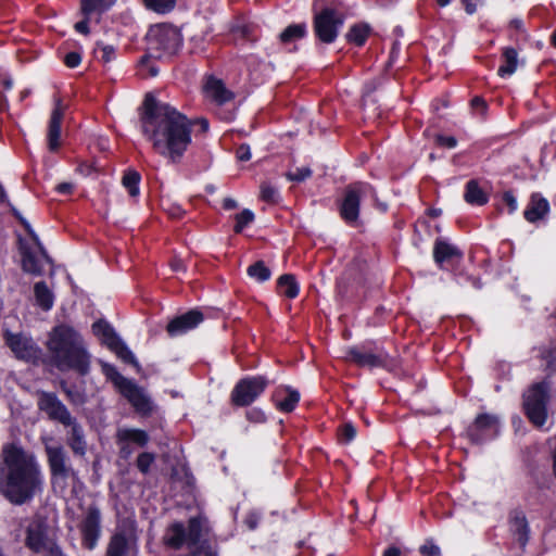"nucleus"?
Wrapping results in <instances>:
<instances>
[{
	"mask_svg": "<svg viewBox=\"0 0 556 556\" xmlns=\"http://www.w3.org/2000/svg\"><path fill=\"white\" fill-rule=\"evenodd\" d=\"M141 129L152 143L156 153L167 157L172 163H179L191 144V128L200 126V131L208 130V121H191L174 106L147 94L140 114Z\"/></svg>",
	"mask_w": 556,
	"mask_h": 556,
	"instance_id": "obj_1",
	"label": "nucleus"
},
{
	"mask_svg": "<svg viewBox=\"0 0 556 556\" xmlns=\"http://www.w3.org/2000/svg\"><path fill=\"white\" fill-rule=\"evenodd\" d=\"M42 483L35 455L16 443H5L0 453L1 494L14 505H23L41 491Z\"/></svg>",
	"mask_w": 556,
	"mask_h": 556,
	"instance_id": "obj_2",
	"label": "nucleus"
},
{
	"mask_svg": "<svg viewBox=\"0 0 556 556\" xmlns=\"http://www.w3.org/2000/svg\"><path fill=\"white\" fill-rule=\"evenodd\" d=\"M54 366L61 370H74L80 376L90 371V354L84 346L81 336L72 326L56 325L47 342Z\"/></svg>",
	"mask_w": 556,
	"mask_h": 556,
	"instance_id": "obj_3",
	"label": "nucleus"
},
{
	"mask_svg": "<svg viewBox=\"0 0 556 556\" xmlns=\"http://www.w3.org/2000/svg\"><path fill=\"white\" fill-rule=\"evenodd\" d=\"M179 30L167 24L155 25L147 34V53L141 56V64L149 63L150 59H162L174 55L180 45Z\"/></svg>",
	"mask_w": 556,
	"mask_h": 556,
	"instance_id": "obj_4",
	"label": "nucleus"
},
{
	"mask_svg": "<svg viewBox=\"0 0 556 556\" xmlns=\"http://www.w3.org/2000/svg\"><path fill=\"white\" fill-rule=\"evenodd\" d=\"M551 400V382L544 379L532 383L522 394V408L529 421L542 427L547 419V406Z\"/></svg>",
	"mask_w": 556,
	"mask_h": 556,
	"instance_id": "obj_5",
	"label": "nucleus"
},
{
	"mask_svg": "<svg viewBox=\"0 0 556 556\" xmlns=\"http://www.w3.org/2000/svg\"><path fill=\"white\" fill-rule=\"evenodd\" d=\"M206 519L202 516L191 517L188 521V528L180 521L173 522L166 528L164 543L172 549H180L185 543L188 547L200 543V538L205 530Z\"/></svg>",
	"mask_w": 556,
	"mask_h": 556,
	"instance_id": "obj_6",
	"label": "nucleus"
},
{
	"mask_svg": "<svg viewBox=\"0 0 556 556\" xmlns=\"http://www.w3.org/2000/svg\"><path fill=\"white\" fill-rule=\"evenodd\" d=\"M138 548L137 523L126 517L117 521L106 546L105 556H132Z\"/></svg>",
	"mask_w": 556,
	"mask_h": 556,
	"instance_id": "obj_7",
	"label": "nucleus"
},
{
	"mask_svg": "<svg viewBox=\"0 0 556 556\" xmlns=\"http://www.w3.org/2000/svg\"><path fill=\"white\" fill-rule=\"evenodd\" d=\"M369 189L370 186L363 181L352 182L344 188L342 199L339 201V213L350 226H357L361 200Z\"/></svg>",
	"mask_w": 556,
	"mask_h": 556,
	"instance_id": "obj_8",
	"label": "nucleus"
},
{
	"mask_svg": "<svg viewBox=\"0 0 556 556\" xmlns=\"http://www.w3.org/2000/svg\"><path fill=\"white\" fill-rule=\"evenodd\" d=\"M269 381L264 376L240 379L230 393V404L235 407L251 405L267 388Z\"/></svg>",
	"mask_w": 556,
	"mask_h": 556,
	"instance_id": "obj_9",
	"label": "nucleus"
},
{
	"mask_svg": "<svg viewBox=\"0 0 556 556\" xmlns=\"http://www.w3.org/2000/svg\"><path fill=\"white\" fill-rule=\"evenodd\" d=\"M102 515L97 504L92 503L83 508L81 518L77 528L81 535V545L88 551H92L101 535Z\"/></svg>",
	"mask_w": 556,
	"mask_h": 556,
	"instance_id": "obj_10",
	"label": "nucleus"
},
{
	"mask_svg": "<svg viewBox=\"0 0 556 556\" xmlns=\"http://www.w3.org/2000/svg\"><path fill=\"white\" fill-rule=\"evenodd\" d=\"M344 23V15L333 8H324L314 15L315 36L324 43L333 42Z\"/></svg>",
	"mask_w": 556,
	"mask_h": 556,
	"instance_id": "obj_11",
	"label": "nucleus"
},
{
	"mask_svg": "<svg viewBox=\"0 0 556 556\" xmlns=\"http://www.w3.org/2000/svg\"><path fill=\"white\" fill-rule=\"evenodd\" d=\"M388 353L371 343L352 346L346 351V359L358 367H384L388 363Z\"/></svg>",
	"mask_w": 556,
	"mask_h": 556,
	"instance_id": "obj_12",
	"label": "nucleus"
},
{
	"mask_svg": "<svg viewBox=\"0 0 556 556\" xmlns=\"http://www.w3.org/2000/svg\"><path fill=\"white\" fill-rule=\"evenodd\" d=\"M45 452L52 478L62 480L77 478V471L68 464L67 453L62 445H46Z\"/></svg>",
	"mask_w": 556,
	"mask_h": 556,
	"instance_id": "obj_13",
	"label": "nucleus"
},
{
	"mask_svg": "<svg viewBox=\"0 0 556 556\" xmlns=\"http://www.w3.org/2000/svg\"><path fill=\"white\" fill-rule=\"evenodd\" d=\"M500 431L498 418L490 414H480L467 428L468 439L473 444H481L497 437Z\"/></svg>",
	"mask_w": 556,
	"mask_h": 556,
	"instance_id": "obj_14",
	"label": "nucleus"
},
{
	"mask_svg": "<svg viewBox=\"0 0 556 556\" xmlns=\"http://www.w3.org/2000/svg\"><path fill=\"white\" fill-rule=\"evenodd\" d=\"M37 405L40 412H43L49 420L61 425L68 424L73 418L71 412L53 392L38 391Z\"/></svg>",
	"mask_w": 556,
	"mask_h": 556,
	"instance_id": "obj_15",
	"label": "nucleus"
},
{
	"mask_svg": "<svg viewBox=\"0 0 556 556\" xmlns=\"http://www.w3.org/2000/svg\"><path fill=\"white\" fill-rule=\"evenodd\" d=\"M30 238L34 240L38 248V253L33 251L30 248H22V268L24 271L33 275H41L43 273L42 260L51 263L52 260L48 255L46 249L40 243L37 235L29 227L28 229L23 226Z\"/></svg>",
	"mask_w": 556,
	"mask_h": 556,
	"instance_id": "obj_16",
	"label": "nucleus"
},
{
	"mask_svg": "<svg viewBox=\"0 0 556 556\" xmlns=\"http://www.w3.org/2000/svg\"><path fill=\"white\" fill-rule=\"evenodd\" d=\"M5 344L10 348L16 358L30 362L38 358L40 349L29 337L23 333L5 331L3 334Z\"/></svg>",
	"mask_w": 556,
	"mask_h": 556,
	"instance_id": "obj_17",
	"label": "nucleus"
},
{
	"mask_svg": "<svg viewBox=\"0 0 556 556\" xmlns=\"http://www.w3.org/2000/svg\"><path fill=\"white\" fill-rule=\"evenodd\" d=\"M50 543L47 525L40 518L33 519L26 529L25 546L38 554L46 551Z\"/></svg>",
	"mask_w": 556,
	"mask_h": 556,
	"instance_id": "obj_18",
	"label": "nucleus"
},
{
	"mask_svg": "<svg viewBox=\"0 0 556 556\" xmlns=\"http://www.w3.org/2000/svg\"><path fill=\"white\" fill-rule=\"evenodd\" d=\"M204 320V315L199 309H190L185 314L176 316L166 326L169 337H176L194 329Z\"/></svg>",
	"mask_w": 556,
	"mask_h": 556,
	"instance_id": "obj_19",
	"label": "nucleus"
},
{
	"mask_svg": "<svg viewBox=\"0 0 556 556\" xmlns=\"http://www.w3.org/2000/svg\"><path fill=\"white\" fill-rule=\"evenodd\" d=\"M119 393L131 404L138 414L142 416L151 415L153 405L150 397L132 380Z\"/></svg>",
	"mask_w": 556,
	"mask_h": 556,
	"instance_id": "obj_20",
	"label": "nucleus"
},
{
	"mask_svg": "<svg viewBox=\"0 0 556 556\" xmlns=\"http://www.w3.org/2000/svg\"><path fill=\"white\" fill-rule=\"evenodd\" d=\"M64 117V110L62 108V100L56 99L54 109L52 110L48 132H47V141L48 149L51 152H55L61 147V124Z\"/></svg>",
	"mask_w": 556,
	"mask_h": 556,
	"instance_id": "obj_21",
	"label": "nucleus"
},
{
	"mask_svg": "<svg viewBox=\"0 0 556 556\" xmlns=\"http://www.w3.org/2000/svg\"><path fill=\"white\" fill-rule=\"evenodd\" d=\"M509 531L516 538L517 543L523 549L530 539V527L525 513L515 508L508 515Z\"/></svg>",
	"mask_w": 556,
	"mask_h": 556,
	"instance_id": "obj_22",
	"label": "nucleus"
},
{
	"mask_svg": "<svg viewBox=\"0 0 556 556\" xmlns=\"http://www.w3.org/2000/svg\"><path fill=\"white\" fill-rule=\"evenodd\" d=\"M463 252L454 244L443 239H437L433 248L434 261L445 268L447 265L458 263L463 258Z\"/></svg>",
	"mask_w": 556,
	"mask_h": 556,
	"instance_id": "obj_23",
	"label": "nucleus"
},
{
	"mask_svg": "<svg viewBox=\"0 0 556 556\" xmlns=\"http://www.w3.org/2000/svg\"><path fill=\"white\" fill-rule=\"evenodd\" d=\"M203 91L207 99L218 105H223L235 98L233 92L225 86L224 81L214 76L206 78Z\"/></svg>",
	"mask_w": 556,
	"mask_h": 556,
	"instance_id": "obj_24",
	"label": "nucleus"
},
{
	"mask_svg": "<svg viewBox=\"0 0 556 556\" xmlns=\"http://www.w3.org/2000/svg\"><path fill=\"white\" fill-rule=\"evenodd\" d=\"M70 428L66 434V444L72 450L74 455L85 456L87 452V442L83 426L73 417L68 424L63 425Z\"/></svg>",
	"mask_w": 556,
	"mask_h": 556,
	"instance_id": "obj_25",
	"label": "nucleus"
},
{
	"mask_svg": "<svg viewBox=\"0 0 556 556\" xmlns=\"http://www.w3.org/2000/svg\"><path fill=\"white\" fill-rule=\"evenodd\" d=\"M276 407L283 413H291L300 401V393L289 387L278 388L273 394Z\"/></svg>",
	"mask_w": 556,
	"mask_h": 556,
	"instance_id": "obj_26",
	"label": "nucleus"
},
{
	"mask_svg": "<svg viewBox=\"0 0 556 556\" xmlns=\"http://www.w3.org/2000/svg\"><path fill=\"white\" fill-rule=\"evenodd\" d=\"M548 210L549 204L547 200L539 193H533L523 215L528 222L534 223L542 219L548 213Z\"/></svg>",
	"mask_w": 556,
	"mask_h": 556,
	"instance_id": "obj_27",
	"label": "nucleus"
},
{
	"mask_svg": "<svg viewBox=\"0 0 556 556\" xmlns=\"http://www.w3.org/2000/svg\"><path fill=\"white\" fill-rule=\"evenodd\" d=\"M116 443H129L138 447H144L150 440L149 434L141 429L121 428L115 434Z\"/></svg>",
	"mask_w": 556,
	"mask_h": 556,
	"instance_id": "obj_28",
	"label": "nucleus"
},
{
	"mask_svg": "<svg viewBox=\"0 0 556 556\" xmlns=\"http://www.w3.org/2000/svg\"><path fill=\"white\" fill-rule=\"evenodd\" d=\"M92 331L101 343L111 349L121 338L117 336L113 327L105 320L100 319L92 325Z\"/></svg>",
	"mask_w": 556,
	"mask_h": 556,
	"instance_id": "obj_29",
	"label": "nucleus"
},
{
	"mask_svg": "<svg viewBox=\"0 0 556 556\" xmlns=\"http://www.w3.org/2000/svg\"><path fill=\"white\" fill-rule=\"evenodd\" d=\"M464 199L471 205L482 206L488 203L489 195L477 180L471 179L465 186Z\"/></svg>",
	"mask_w": 556,
	"mask_h": 556,
	"instance_id": "obj_30",
	"label": "nucleus"
},
{
	"mask_svg": "<svg viewBox=\"0 0 556 556\" xmlns=\"http://www.w3.org/2000/svg\"><path fill=\"white\" fill-rule=\"evenodd\" d=\"M503 64L498 67L497 74L501 77L513 75L518 66V53L516 49L506 47L502 51Z\"/></svg>",
	"mask_w": 556,
	"mask_h": 556,
	"instance_id": "obj_31",
	"label": "nucleus"
},
{
	"mask_svg": "<svg viewBox=\"0 0 556 556\" xmlns=\"http://www.w3.org/2000/svg\"><path fill=\"white\" fill-rule=\"evenodd\" d=\"M116 0H80L81 14H98L97 22L100 21L101 15L114 5Z\"/></svg>",
	"mask_w": 556,
	"mask_h": 556,
	"instance_id": "obj_32",
	"label": "nucleus"
},
{
	"mask_svg": "<svg viewBox=\"0 0 556 556\" xmlns=\"http://www.w3.org/2000/svg\"><path fill=\"white\" fill-rule=\"evenodd\" d=\"M277 291L288 299L296 298L299 294V285L295 276L291 274L281 275L277 280Z\"/></svg>",
	"mask_w": 556,
	"mask_h": 556,
	"instance_id": "obj_33",
	"label": "nucleus"
},
{
	"mask_svg": "<svg viewBox=\"0 0 556 556\" xmlns=\"http://www.w3.org/2000/svg\"><path fill=\"white\" fill-rule=\"evenodd\" d=\"M34 293L38 306H40L43 311L51 309V307L53 306L54 296L45 281H39L35 283Z\"/></svg>",
	"mask_w": 556,
	"mask_h": 556,
	"instance_id": "obj_34",
	"label": "nucleus"
},
{
	"mask_svg": "<svg viewBox=\"0 0 556 556\" xmlns=\"http://www.w3.org/2000/svg\"><path fill=\"white\" fill-rule=\"evenodd\" d=\"M101 367L103 375L114 384L118 392H121L131 381L121 375L116 367L111 364L102 363Z\"/></svg>",
	"mask_w": 556,
	"mask_h": 556,
	"instance_id": "obj_35",
	"label": "nucleus"
},
{
	"mask_svg": "<svg viewBox=\"0 0 556 556\" xmlns=\"http://www.w3.org/2000/svg\"><path fill=\"white\" fill-rule=\"evenodd\" d=\"M540 357L546 362L545 370L549 374L556 372V341H551L548 344L539 349Z\"/></svg>",
	"mask_w": 556,
	"mask_h": 556,
	"instance_id": "obj_36",
	"label": "nucleus"
},
{
	"mask_svg": "<svg viewBox=\"0 0 556 556\" xmlns=\"http://www.w3.org/2000/svg\"><path fill=\"white\" fill-rule=\"evenodd\" d=\"M369 35V27L365 24L353 25L346 34V40L358 47H362Z\"/></svg>",
	"mask_w": 556,
	"mask_h": 556,
	"instance_id": "obj_37",
	"label": "nucleus"
},
{
	"mask_svg": "<svg viewBox=\"0 0 556 556\" xmlns=\"http://www.w3.org/2000/svg\"><path fill=\"white\" fill-rule=\"evenodd\" d=\"M141 180L140 174L135 169H128L124 173L122 178L123 186L127 189L130 197L139 195V182Z\"/></svg>",
	"mask_w": 556,
	"mask_h": 556,
	"instance_id": "obj_38",
	"label": "nucleus"
},
{
	"mask_svg": "<svg viewBox=\"0 0 556 556\" xmlns=\"http://www.w3.org/2000/svg\"><path fill=\"white\" fill-rule=\"evenodd\" d=\"M305 35H306V25L304 23L292 24V25H289L280 34V41L282 43H290L294 40L303 38Z\"/></svg>",
	"mask_w": 556,
	"mask_h": 556,
	"instance_id": "obj_39",
	"label": "nucleus"
},
{
	"mask_svg": "<svg viewBox=\"0 0 556 556\" xmlns=\"http://www.w3.org/2000/svg\"><path fill=\"white\" fill-rule=\"evenodd\" d=\"M110 350L114 352L116 356L121 358L124 363L136 367L139 366L132 352L127 348V345L122 341V339H119Z\"/></svg>",
	"mask_w": 556,
	"mask_h": 556,
	"instance_id": "obj_40",
	"label": "nucleus"
},
{
	"mask_svg": "<svg viewBox=\"0 0 556 556\" xmlns=\"http://www.w3.org/2000/svg\"><path fill=\"white\" fill-rule=\"evenodd\" d=\"M248 275L260 282H264L270 278V269L263 261H257L248 267Z\"/></svg>",
	"mask_w": 556,
	"mask_h": 556,
	"instance_id": "obj_41",
	"label": "nucleus"
},
{
	"mask_svg": "<svg viewBox=\"0 0 556 556\" xmlns=\"http://www.w3.org/2000/svg\"><path fill=\"white\" fill-rule=\"evenodd\" d=\"M144 5L159 14L170 12L176 4V0H143Z\"/></svg>",
	"mask_w": 556,
	"mask_h": 556,
	"instance_id": "obj_42",
	"label": "nucleus"
},
{
	"mask_svg": "<svg viewBox=\"0 0 556 556\" xmlns=\"http://www.w3.org/2000/svg\"><path fill=\"white\" fill-rule=\"evenodd\" d=\"M235 219L233 231L241 233L243 229L254 220V214L252 211L245 208L241 213L236 214Z\"/></svg>",
	"mask_w": 556,
	"mask_h": 556,
	"instance_id": "obj_43",
	"label": "nucleus"
},
{
	"mask_svg": "<svg viewBox=\"0 0 556 556\" xmlns=\"http://www.w3.org/2000/svg\"><path fill=\"white\" fill-rule=\"evenodd\" d=\"M155 462V455L149 452L140 453L136 460V466L140 472L147 475L150 471L151 466Z\"/></svg>",
	"mask_w": 556,
	"mask_h": 556,
	"instance_id": "obj_44",
	"label": "nucleus"
},
{
	"mask_svg": "<svg viewBox=\"0 0 556 556\" xmlns=\"http://www.w3.org/2000/svg\"><path fill=\"white\" fill-rule=\"evenodd\" d=\"M356 435V429L351 422H345L338 428V440L342 444L350 443Z\"/></svg>",
	"mask_w": 556,
	"mask_h": 556,
	"instance_id": "obj_45",
	"label": "nucleus"
},
{
	"mask_svg": "<svg viewBox=\"0 0 556 556\" xmlns=\"http://www.w3.org/2000/svg\"><path fill=\"white\" fill-rule=\"evenodd\" d=\"M0 203L7 204L10 207L11 213L20 222V224L22 226H25L27 229L29 228V224L26 222V219L21 215V213L9 201L7 192L1 184H0Z\"/></svg>",
	"mask_w": 556,
	"mask_h": 556,
	"instance_id": "obj_46",
	"label": "nucleus"
},
{
	"mask_svg": "<svg viewBox=\"0 0 556 556\" xmlns=\"http://www.w3.org/2000/svg\"><path fill=\"white\" fill-rule=\"evenodd\" d=\"M261 199L267 203H277L278 202L277 189L268 182H262Z\"/></svg>",
	"mask_w": 556,
	"mask_h": 556,
	"instance_id": "obj_47",
	"label": "nucleus"
},
{
	"mask_svg": "<svg viewBox=\"0 0 556 556\" xmlns=\"http://www.w3.org/2000/svg\"><path fill=\"white\" fill-rule=\"evenodd\" d=\"M286 176L290 181L302 182L312 176V170L309 167H296L289 170Z\"/></svg>",
	"mask_w": 556,
	"mask_h": 556,
	"instance_id": "obj_48",
	"label": "nucleus"
},
{
	"mask_svg": "<svg viewBox=\"0 0 556 556\" xmlns=\"http://www.w3.org/2000/svg\"><path fill=\"white\" fill-rule=\"evenodd\" d=\"M190 555L191 556H199V555H205V556H217L216 553L211 548L208 542L206 540L201 541L195 546L190 547Z\"/></svg>",
	"mask_w": 556,
	"mask_h": 556,
	"instance_id": "obj_49",
	"label": "nucleus"
},
{
	"mask_svg": "<svg viewBox=\"0 0 556 556\" xmlns=\"http://www.w3.org/2000/svg\"><path fill=\"white\" fill-rule=\"evenodd\" d=\"M419 553L421 556H441V549L432 539L426 540V542L419 547Z\"/></svg>",
	"mask_w": 556,
	"mask_h": 556,
	"instance_id": "obj_50",
	"label": "nucleus"
},
{
	"mask_svg": "<svg viewBox=\"0 0 556 556\" xmlns=\"http://www.w3.org/2000/svg\"><path fill=\"white\" fill-rule=\"evenodd\" d=\"M98 47L100 48L101 56L100 60L103 63H109L115 58V48L111 45H100L98 43Z\"/></svg>",
	"mask_w": 556,
	"mask_h": 556,
	"instance_id": "obj_51",
	"label": "nucleus"
},
{
	"mask_svg": "<svg viewBox=\"0 0 556 556\" xmlns=\"http://www.w3.org/2000/svg\"><path fill=\"white\" fill-rule=\"evenodd\" d=\"M84 18L75 23L74 28L77 33L88 36L90 34L89 22L91 21L92 14H83Z\"/></svg>",
	"mask_w": 556,
	"mask_h": 556,
	"instance_id": "obj_52",
	"label": "nucleus"
},
{
	"mask_svg": "<svg viewBox=\"0 0 556 556\" xmlns=\"http://www.w3.org/2000/svg\"><path fill=\"white\" fill-rule=\"evenodd\" d=\"M65 395H66L67 400L70 401V403H72L74 405H81L85 402L84 394L81 392H79L78 390H76V388L74 386H72L70 390H66Z\"/></svg>",
	"mask_w": 556,
	"mask_h": 556,
	"instance_id": "obj_53",
	"label": "nucleus"
},
{
	"mask_svg": "<svg viewBox=\"0 0 556 556\" xmlns=\"http://www.w3.org/2000/svg\"><path fill=\"white\" fill-rule=\"evenodd\" d=\"M435 142L438 146L448 148V149H452V148L456 147V144H457V140L455 137L443 136V135H438L435 137Z\"/></svg>",
	"mask_w": 556,
	"mask_h": 556,
	"instance_id": "obj_54",
	"label": "nucleus"
},
{
	"mask_svg": "<svg viewBox=\"0 0 556 556\" xmlns=\"http://www.w3.org/2000/svg\"><path fill=\"white\" fill-rule=\"evenodd\" d=\"M81 56L78 52H68L64 58V63L67 67L74 68L79 65Z\"/></svg>",
	"mask_w": 556,
	"mask_h": 556,
	"instance_id": "obj_55",
	"label": "nucleus"
},
{
	"mask_svg": "<svg viewBox=\"0 0 556 556\" xmlns=\"http://www.w3.org/2000/svg\"><path fill=\"white\" fill-rule=\"evenodd\" d=\"M236 156L240 162H247L251 159L250 147L245 143L240 144L236 150Z\"/></svg>",
	"mask_w": 556,
	"mask_h": 556,
	"instance_id": "obj_56",
	"label": "nucleus"
},
{
	"mask_svg": "<svg viewBox=\"0 0 556 556\" xmlns=\"http://www.w3.org/2000/svg\"><path fill=\"white\" fill-rule=\"evenodd\" d=\"M470 105L473 110H477L481 113V115H484L488 109V104L485 100L481 97H475L472 98Z\"/></svg>",
	"mask_w": 556,
	"mask_h": 556,
	"instance_id": "obj_57",
	"label": "nucleus"
},
{
	"mask_svg": "<svg viewBox=\"0 0 556 556\" xmlns=\"http://www.w3.org/2000/svg\"><path fill=\"white\" fill-rule=\"evenodd\" d=\"M118 445V455L122 459L127 460L134 453V448L129 443H116Z\"/></svg>",
	"mask_w": 556,
	"mask_h": 556,
	"instance_id": "obj_58",
	"label": "nucleus"
},
{
	"mask_svg": "<svg viewBox=\"0 0 556 556\" xmlns=\"http://www.w3.org/2000/svg\"><path fill=\"white\" fill-rule=\"evenodd\" d=\"M260 521V515L257 513L251 511L244 518V523L250 530H254L257 528Z\"/></svg>",
	"mask_w": 556,
	"mask_h": 556,
	"instance_id": "obj_59",
	"label": "nucleus"
},
{
	"mask_svg": "<svg viewBox=\"0 0 556 556\" xmlns=\"http://www.w3.org/2000/svg\"><path fill=\"white\" fill-rule=\"evenodd\" d=\"M503 202L508 206L509 213H513L517 208V201L511 191H505L503 193Z\"/></svg>",
	"mask_w": 556,
	"mask_h": 556,
	"instance_id": "obj_60",
	"label": "nucleus"
},
{
	"mask_svg": "<svg viewBox=\"0 0 556 556\" xmlns=\"http://www.w3.org/2000/svg\"><path fill=\"white\" fill-rule=\"evenodd\" d=\"M247 418L253 422H263L266 419L265 414L257 408L247 412Z\"/></svg>",
	"mask_w": 556,
	"mask_h": 556,
	"instance_id": "obj_61",
	"label": "nucleus"
},
{
	"mask_svg": "<svg viewBox=\"0 0 556 556\" xmlns=\"http://www.w3.org/2000/svg\"><path fill=\"white\" fill-rule=\"evenodd\" d=\"M152 59L149 60V63L142 65L141 64V60L139 61V66H140V70L143 71V70H147L148 73L147 74H142L143 77H147V76H150V77H154L159 74V68L152 64L151 62Z\"/></svg>",
	"mask_w": 556,
	"mask_h": 556,
	"instance_id": "obj_62",
	"label": "nucleus"
},
{
	"mask_svg": "<svg viewBox=\"0 0 556 556\" xmlns=\"http://www.w3.org/2000/svg\"><path fill=\"white\" fill-rule=\"evenodd\" d=\"M46 552H48L49 556H65L61 547L54 542L50 543Z\"/></svg>",
	"mask_w": 556,
	"mask_h": 556,
	"instance_id": "obj_63",
	"label": "nucleus"
},
{
	"mask_svg": "<svg viewBox=\"0 0 556 556\" xmlns=\"http://www.w3.org/2000/svg\"><path fill=\"white\" fill-rule=\"evenodd\" d=\"M74 186L71 182H62L56 186V191L63 194H71Z\"/></svg>",
	"mask_w": 556,
	"mask_h": 556,
	"instance_id": "obj_64",
	"label": "nucleus"
}]
</instances>
